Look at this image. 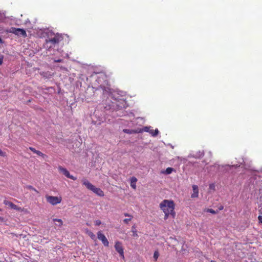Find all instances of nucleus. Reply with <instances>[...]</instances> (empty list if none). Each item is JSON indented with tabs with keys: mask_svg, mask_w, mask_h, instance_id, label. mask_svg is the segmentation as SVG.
<instances>
[{
	"mask_svg": "<svg viewBox=\"0 0 262 262\" xmlns=\"http://www.w3.org/2000/svg\"><path fill=\"white\" fill-rule=\"evenodd\" d=\"M106 77L103 74H100L97 77L96 82H97L99 86L102 89L104 94L108 95V98L110 99L111 104H108V108L113 111L124 108L126 105V102L124 98H121L123 96V92L119 94L112 92V90L105 85L107 84Z\"/></svg>",
	"mask_w": 262,
	"mask_h": 262,
	"instance_id": "nucleus-1",
	"label": "nucleus"
},
{
	"mask_svg": "<svg viewBox=\"0 0 262 262\" xmlns=\"http://www.w3.org/2000/svg\"><path fill=\"white\" fill-rule=\"evenodd\" d=\"M46 34L47 38L43 44V47L48 51L54 49L63 39V36L61 34H55L51 31L47 32Z\"/></svg>",
	"mask_w": 262,
	"mask_h": 262,
	"instance_id": "nucleus-2",
	"label": "nucleus"
},
{
	"mask_svg": "<svg viewBox=\"0 0 262 262\" xmlns=\"http://www.w3.org/2000/svg\"><path fill=\"white\" fill-rule=\"evenodd\" d=\"M160 207L165 214V216L170 214L173 217L174 216V204L173 201L164 200L160 204Z\"/></svg>",
	"mask_w": 262,
	"mask_h": 262,
	"instance_id": "nucleus-3",
	"label": "nucleus"
},
{
	"mask_svg": "<svg viewBox=\"0 0 262 262\" xmlns=\"http://www.w3.org/2000/svg\"><path fill=\"white\" fill-rule=\"evenodd\" d=\"M82 182L83 185H84L87 188V189L91 190L98 196H103L104 195L103 191L100 188L96 187L88 180L83 179L82 180Z\"/></svg>",
	"mask_w": 262,
	"mask_h": 262,
	"instance_id": "nucleus-4",
	"label": "nucleus"
},
{
	"mask_svg": "<svg viewBox=\"0 0 262 262\" xmlns=\"http://www.w3.org/2000/svg\"><path fill=\"white\" fill-rule=\"evenodd\" d=\"M240 165L238 164H233L232 165H220L217 164H215L214 165L211 167L210 170H213L214 172H221L224 171V170L227 169V167H234L236 168L239 166Z\"/></svg>",
	"mask_w": 262,
	"mask_h": 262,
	"instance_id": "nucleus-5",
	"label": "nucleus"
},
{
	"mask_svg": "<svg viewBox=\"0 0 262 262\" xmlns=\"http://www.w3.org/2000/svg\"><path fill=\"white\" fill-rule=\"evenodd\" d=\"M9 32L24 37H26L27 36L26 32L23 29L11 27L10 29Z\"/></svg>",
	"mask_w": 262,
	"mask_h": 262,
	"instance_id": "nucleus-6",
	"label": "nucleus"
},
{
	"mask_svg": "<svg viewBox=\"0 0 262 262\" xmlns=\"http://www.w3.org/2000/svg\"><path fill=\"white\" fill-rule=\"evenodd\" d=\"M46 198L47 202L53 205H56L60 203L61 201V199L57 196L47 195Z\"/></svg>",
	"mask_w": 262,
	"mask_h": 262,
	"instance_id": "nucleus-7",
	"label": "nucleus"
},
{
	"mask_svg": "<svg viewBox=\"0 0 262 262\" xmlns=\"http://www.w3.org/2000/svg\"><path fill=\"white\" fill-rule=\"evenodd\" d=\"M59 170L60 172L62 173L63 174H64L66 177H67L68 178H70L73 180H76V178L71 175L69 171L65 168H63L61 166H59L58 167Z\"/></svg>",
	"mask_w": 262,
	"mask_h": 262,
	"instance_id": "nucleus-8",
	"label": "nucleus"
},
{
	"mask_svg": "<svg viewBox=\"0 0 262 262\" xmlns=\"http://www.w3.org/2000/svg\"><path fill=\"white\" fill-rule=\"evenodd\" d=\"M97 237L102 242V244L104 246H108V241H107L105 236L103 233H102L101 231H99L97 233Z\"/></svg>",
	"mask_w": 262,
	"mask_h": 262,
	"instance_id": "nucleus-9",
	"label": "nucleus"
},
{
	"mask_svg": "<svg viewBox=\"0 0 262 262\" xmlns=\"http://www.w3.org/2000/svg\"><path fill=\"white\" fill-rule=\"evenodd\" d=\"M115 248L116 250L119 253L120 256L122 258H124V256L123 249L121 243H120L119 242H116L115 245Z\"/></svg>",
	"mask_w": 262,
	"mask_h": 262,
	"instance_id": "nucleus-10",
	"label": "nucleus"
},
{
	"mask_svg": "<svg viewBox=\"0 0 262 262\" xmlns=\"http://www.w3.org/2000/svg\"><path fill=\"white\" fill-rule=\"evenodd\" d=\"M204 155V152L203 150H199V151L194 153H190L189 155V157H193L196 159H199L203 157Z\"/></svg>",
	"mask_w": 262,
	"mask_h": 262,
	"instance_id": "nucleus-11",
	"label": "nucleus"
},
{
	"mask_svg": "<svg viewBox=\"0 0 262 262\" xmlns=\"http://www.w3.org/2000/svg\"><path fill=\"white\" fill-rule=\"evenodd\" d=\"M193 193L191 194V198H197L199 195V189L198 186L193 185L192 186Z\"/></svg>",
	"mask_w": 262,
	"mask_h": 262,
	"instance_id": "nucleus-12",
	"label": "nucleus"
},
{
	"mask_svg": "<svg viewBox=\"0 0 262 262\" xmlns=\"http://www.w3.org/2000/svg\"><path fill=\"white\" fill-rule=\"evenodd\" d=\"M40 75L44 78L50 79L52 77V74L50 72H40Z\"/></svg>",
	"mask_w": 262,
	"mask_h": 262,
	"instance_id": "nucleus-13",
	"label": "nucleus"
},
{
	"mask_svg": "<svg viewBox=\"0 0 262 262\" xmlns=\"http://www.w3.org/2000/svg\"><path fill=\"white\" fill-rule=\"evenodd\" d=\"M137 182V179L134 177L130 178V186L135 189L136 188V182Z\"/></svg>",
	"mask_w": 262,
	"mask_h": 262,
	"instance_id": "nucleus-14",
	"label": "nucleus"
},
{
	"mask_svg": "<svg viewBox=\"0 0 262 262\" xmlns=\"http://www.w3.org/2000/svg\"><path fill=\"white\" fill-rule=\"evenodd\" d=\"M29 149L31 150L32 152H33L34 153L37 154V155L39 156H45V155L43 154H42L41 151H39V150H36L33 147H30L29 148Z\"/></svg>",
	"mask_w": 262,
	"mask_h": 262,
	"instance_id": "nucleus-15",
	"label": "nucleus"
},
{
	"mask_svg": "<svg viewBox=\"0 0 262 262\" xmlns=\"http://www.w3.org/2000/svg\"><path fill=\"white\" fill-rule=\"evenodd\" d=\"M173 170L174 169L173 168L168 167L164 171H163L162 172L166 174H170L173 171Z\"/></svg>",
	"mask_w": 262,
	"mask_h": 262,
	"instance_id": "nucleus-16",
	"label": "nucleus"
},
{
	"mask_svg": "<svg viewBox=\"0 0 262 262\" xmlns=\"http://www.w3.org/2000/svg\"><path fill=\"white\" fill-rule=\"evenodd\" d=\"M143 130L145 132L149 133L152 135L154 129H150V126H145L143 128Z\"/></svg>",
	"mask_w": 262,
	"mask_h": 262,
	"instance_id": "nucleus-17",
	"label": "nucleus"
},
{
	"mask_svg": "<svg viewBox=\"0 0 262 262\" xmlns=\"http://www.w3.org/2000/svg\"><path fill=\"white\" fill-rule=\"evenodd\" d=\"M4 203L6 205H9L12 208H15L16 207V205H14L13 203L8 201H5Z\"/></svg>",
	"mask_w": 262,
	"mask_h": 262,
	"instance_id": "nucleus-18",
	"label": "nucleus"
},
{
	"mask_svg": "<svg viewBox=\"0 0 262 262\" xmlns=\"http://www.w3.org/2000/svg\"><path fill=\"white\" fill-rule=\"evenodd\" d=\"M132 232H133V236H135V237H137L138 236V234H137V230H136V226L135 225L133 226L132 227Z\"/></svg>",
	"mask_w": 262,
	"mask_h": 262,
	"instance_id": "nucleus-19",
	"label": "nucleus"
},
{
	"mask_svg": "<svg viewBox=\"0 0 262 262\" xmlns=\"http://www.w3.org/2000/svg\"><path fill=\"white\" fill-rule=\"evenodd\" d=\"M53 221L54 222H57V223H59L58 226L59 227L61 226L62 225L63 222L61 219H53Z\"/></svg>",
	"mask_w": 262,
	"mask_h": 262,
	"instance_id": "nucleus-20",
	"label": "nucleus"
},
{
	"mask_svg": "<svg viewBox=\"0 0 262 262\" xmlns=\"http://www.w3.org/2000/svg\"><path fill=\"white\" fill-rule=\"evenodd\" d=\"M123 131L124 133H127L128 134H132L135 133L134 130H132V129H124L123 130Z\"/></svg>",
	"mask_w": 262,
	"mask_h": 262,
	"instance_id": "nucleus-21",
	"label": "nucleus"
},
{
	"mask_svg": "<svg viewBox=\"0 0 262 262\" xmlns=\"http://www.w3.org/2000/svg\"><path fill=\"white\" fill-rule=\"evenodd\" d=\"M26 188L28 189H29V190H33L34 191H35V192L36 193H38V191L35 189L34 188V187H33L31 185H28L26 186Z\"/></svg>",
	"mask_w": 262,
	"mask_h": 262,
	"instance_id": "nucleus-22",
	"label": "nucleus"
},
{
	"mask_svg": "<svg viewBox=\"0 0 262 262\" xmlns=\"http://www.w3.org/2000/svg\"><path fill=\"white\" fill-rule=\"evenodd\" d=\"M159 252L158 251H155L154 252V258H155V259L156 260H157V259H158V258L159 257Z\"/></svg>",
	"mask_w": 262,
	"mask_h": 262,
	"instance_id": "nucleus-23",
	"label": "nucleus"
},
{
	"mask_svg": "<svg viewBox=\"0 0 262 262\" xmlns=\"http://www.w3.org/2000/svg\"><path fill=\"white\" fill-rule=\"evenodd\" d=\"M158 134H159V130L157 128H156L155 130H154L152 136L153 137H156V136L158 135Z\"/></svg>",
	"mask_w": 262,
	"mask_h": 262,
	"instance_id": "nucleus-24",
	"label": "nucleus"
},
{
	"mask_svg": "<svg viewBox=\"0 0 262 262\" xmlns=\"http://www.w3.org/2000/svg\"><path fill=\"white\" fill-rule=\"evenodd\" d=\"M207 211L214 214L217 213L216 211L212 209H208Z\"/></svg>",
	"mask_w": 262,
	"mask_h": 262,
	"instance_id": "nucleus-25",
	"label": "nucleus"
},
{
	"mask_svg": "<svg viewBox=\"0 0 262 262\" xmlns=\"http://www.w3.org/2000/svg\"><path fill=\"white\" fill-rule=\"evenodd\" d=\"M89 235L93 239H95V237H96V236L95 235L92 233V232H90L89 233Z\"/></svg>",
	"mask_w": 262,
	"mask_h": 262,
	"instance_id": "nucleus-26",
	"label": "nucleus"
},
{
	"mask_svg": "<svg viewBox=\"0 0 262 262\" xmlns=\"http://www.w3.org/2000/svg\"><path fill=\"white\" fill-rule=\"evenodd\" d=\"M132 219V217H129V218H128V219H125L123 220V222H124V223H125V224H128V222H129V221H131Z\"/></svg>",
	"mask_w": 262,
	"mask_h": 262,
	"instance_id": "nucleus-27",
	"label": "nucleus"
},
{
	"mask_svg": "<svg viewBox=\"0 0 262 262\" xmlns=\"http://www.w3.org/2000/svg\"><path fill=\"white\" fill-rule=\"evenodd\" d=\"M3 59H4V55H0V65H2L3 62Z\"/></svg>",
	"mask_w": 262,
	"mask_h": 262,
	"instance_id": "nucleus-28",
	"label": "nucleus"
},
{
	"mask_svg": "<svg viewBox=\"0 0 262 262\" xmlns=\"http://www.w3.org/2000/svg\"><path fill=\"white\" fill-rule=\"evenodd\" d=\"M101 222L100 220H96L95 222V224L96 226H99L101 225Z\"/></svg>",
	"mask_w": 262,
	"mask_h": 262,
	"instance_id": "nucleus-29",
	"label": "nucleus"
},
{
	"mask_svg": "<svg viewBox=\"0 0 262 262\" xmlns=\"http://www.w3.org/2000/svg\"><path fill=\"white\" fill-rule=\"evenodd\" d=\"M0 156L2 157H5L6 156V153L3 152L1 149H0Z\"/></svg>",
	"mask_w": 262,
	"mask_h": 262,
	"instance_id": "nucleus-30",
	"label": "nucleus"
},
{
	"mask_svg": "<svg viewBox=\"0 0 262 262\" xmlns=\"http://www.w3.org/2000/svg\"><path fill=\"white\" fill-rule=\"evenodd\" d=\"M258 221L259 223L262 224V216L259 215L258 217Z\"/></svg>",
	"mask_w": 262,
	"mask_h": 262,
	"instance_id": "nucleus-31",
	"label": "nucleus"
},
{
	"mask_svg": "<svg viewBox=\"0 0 262 262\" xmlns=\"http://www.w3.org/2000/svg\"><path fill=\"white\" fill-rule=\"evenodd\" d=\"M209 187H210V189H214V187H215L214 184H210Z\"/></svg>",
	"mask_w": 262,
	"mask_h": 262,
	"instance_id": "nucleus-32",
	"label": "nucleus"
},
{
	"mask_svg": "<svg viewBox=\"0 0 262 262\" xmlns=\"http://www.w3.org/2000/svg\"><path fill=\"white\" fill-rule=\"evenodd\" d=\"M3 19H4V16H3V14L1 13H0V21H2Z\"/></svg>",
	"mask_w": 262,
	"mask_h": 262,
	"instance_id": "nucleus-33",
	"label": "nucleus"
},
{
	"mask_svg": "<svg viewBox=\"0 0 262 262\" xmlns=\"http://www.w3.org/2000/svg\"><path fill=\"white\" fill-rule=\"evenodd\" d=\"M62 60H63L62 59H57V60H54V62H62Z\"/></svg>",
	"mask_w": 262,
	"mask_h": 262,
	"instance_id": "nucleus-34",
	"label": "nucleus"
},
{
	"mask_svg": "<svg viewBox=\"0 0 262 262\" xmlns=\"http://www.w3.org/2000/svg\"><path fill=\"white\" fill-rule=\"evenodd\" d=\"M124 215H125V216H129V217H132V216L130 215H129V214H128V213H124Z\"/></svg>",
	"mask_w": 262,
	"mask_h": 262,
	"instance_id": "nucleus-35",
	"label": "nucleus"
},
{
	"mask_svg": "<svg viewBox=\"0 0 262 262\" xmlns=\"http://www.w3.org/2000/svg\"><path fill=\"white\" fill-rule=\"evenodd\" d=\"M3 43V39L0 37V43Z\"/></svg>",
	"mask_w": 262,
	"mask_h": 262,
	"instance_id": "nucleus-36",
	"label": "nucleus"
},
{
	"mask_svg": "<svg viewBox=\"0 0 262 262\" xmlns=\"http://www.w3.org/2000/svg\"><path fill=\"white\" fill-rule=\"evenodd\" d=\"M243 162H244V160L243 159H242V162H239V163L240 164H242Z\"/></svg>",
	"mask_w": 262,
	"mask_h": 262,
	"instance_id": "nucleus-37",
	"label": "nucleus"
},
{
	"mask_svg": "<svg viewBox=\"0 0 262 262\" xmlns=\"http://www.w3.org/2000/svg\"><path fill=\"white\" fill-rule=\"evenodd\" d=\"M168 216H165V219H167L168 217Z\"/></svg>",
	"mask_w": 262,
	"mask_h": 262,
	"instance_id": "nucleus-38",
	"label": "nucleus"
},
{
	"mask_svg": "<svg viewBox=\"0 0 262 262\" xmlns=\"http://www.w3.org/2000/svg\"><path fill=\"white\" fill-rule=\"evenodd\" d=\"M223 208V207H220V210H222V209Z\"/></svg>",
	"mask_w": 262,
	"mask_h": 262,
	"instance_id": "nucleus-39",
	"label": "nucleus"
},
{
	"mask_svg": "<svg viewBox=\"0 0 262 262\" xmlns=\"http://www.w3.org/2000/svg\"><path fill=\"white\" fill-rule=\"evenodd\" d=\"M223 208V207H220V210H222V209Z\"/></svg>",
	"mask_w": 262,
	"mask_h": 262,
	"instance_id": "nucleus-40",
	"label": "nucleus"
},
{
	"mask_svg": "<svg viewBox=\"0 0 262 262\" xmlns=\"http://www.w3.org/2000/svg\"><path fill=\"white\" fill-rule=\"evenodd\" d=\"M223 208V207H220V210H222V209Z\"/></svg>",
	"mask_w": 262,
	"mask_h": 262,
	"instance_id": "nucleus-41",
	"label": "nucleus"
},
{
	"mask_svg": "<svg viewBox=\"0 0 262 262\" xmlns=\"http://www.w3.org/2000/svg\"><path fill=\"white\" fill-rule=\"evenodd\" d=\"M1 210V209L0 208V211Z\"/></svg>",
	"mask_w": 262,
	"mask_h": 262,
	"instance_id": "nucleus-42",
	"label": "nucleus"
}]
</instances>
